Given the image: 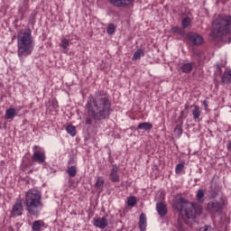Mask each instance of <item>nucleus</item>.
Wrapping results in <instances>:
<instances>
[{"label":"nucleus","mask_w":231,"mask_h":231,"mask_svg":"<svg viewBox=\"0 0 231 231\" xmlns=\"http://www.w3.org/2000/svg\"><path fill=\"white\" fill-rule=\"evenodd\" d=\"M25 210L31 216H37L39 210L37 208H42V194L37 189H31L25 194L24 199Z\"/></svg>","instance_id":"20e7f679"},{"label":"nucleus","mask_w":231,"mask_h":231,"mask_svg":"<svg viewBox=\"0 0 231 231\" xmlns=\"http://www.w3.org/2000/svg\"><path fill=\"white\" fill-rule=\"evenodd\" d=\"M137 129H140L141 131H151V129H152V124L147 122L140 123Z\"/></svg>","instance_id":"dca6fc26"},{"label":"nucleus","mask_w":231,"mask_h":231,"mask_svg":"<svg viewBox=\"0 0 231 231\" xmlns=\"http://www.w3.org/2000/svg\"><path fill=\"white\" fill-rule=\"evenodd\" d=\"M188 38L190 41V42L194 44V46H199L203 44V37H201V35L198 33H189L188 35Z\"/></svg>","instance_id":"9d476101"},{"label":"nucleus","mask_w":231,"mask_h":231,"mask_svg":"<svg viewBox=\"0 0 231 231\" xmlns=\"http://www.w3.org/2000/svg\"><path fill=\"white\" fill-rule=\"evenodd\" d=\"M217 69H221V66L217 65Z\"/></svg>","instance_id":"e433bc0d"},{"label":"nucleus","mask_w":231,"mask_h":231,"mask_svg":"<svg viewBox=\"0 0 231 231\" xmlns=\"http://www.w3.org/2000/svg\"><path fill=\"white\" fill-rule=\"evenodd\" d=\"M192 24V19H190V17L186 16L185 18L182 19L181 21V25L182 28L185 30L187 28H189V26Z\"/></svg>","instance_id":"412c9836"},{"label":"nucleus","mask_w":231,"mask_h":231,"mask_svg":"<svg viewBox=\"0 0 231 231\" xmlns=\"http://www.w3.org/2000/svg\"><path fill=\"white\" fill-rule=\"evenodd\" d=\"M71 40H68L66 38H63L60 42V48H62L63 50H68V46H69V42Z\"/></svg>","instance_id":"bb28decb"},{"label":"nucleus","mask_w":231,"mask_h":231,"mask_svg":"<svg viewBox=\"0 0 231 231\" xmlns=\"http://www.w3.org/2000/svg\"><path fill=\"white\" fill-rule=\"evenodd\" d=\"M192 115H193L194 120H198V118H199V116H201V110H199V106H194Z\"/></svg>","instance_id":"b1692460"},{"label":"nucleus","mask_w":231,"mask_h":231,"mask_svg":"<svg viewBox=\"0 0 231 231\" xmlns=\"http://www.w3.org/2000/svg\"><path fill=\"white\" fill-rule=\"evenodd\" d=\"M108 35H113L116 32V26L114 23H110L106 29Z\"/></svg>","instance_id":"cd10ccee"},{"label":"nucleus","mask_w":231,"mask_h":231,"mask_svg":"<svg viewBox=\"0 0 231 231\" xmlns=\"http://www.w3.org/2000/svg\"><path fill=\"white\" fill-rule=\"evenodd\" d=\"M37 17V14L32 13L31 14L29 17V23H32V24H35V18Z\"/></svg>","instance_id":"473e14b6"},{"label":"nucleus","mask_w":231,"mask_h":231,"mask_svg":"<svg viewBox=\"0 0 231 231\" xmlns=\"http://www.w3.org/2000/svg\"><path fill=\"white\" fill-rule=\"evenodd\" d=\"M42 226H44V222L42 220H36L32 223V229L33 231H39Z\"/></svg>","instance_id":"6ab92c4d"},{"label":"nucleus","mask_w":231,"mask_h":231,"mask_svg":"<svg viewBox=\"0 0 231 231\" xmlns=\"http://www.w3.org/2000/svg\"><path fill=\"white\" fill-rule=\"evenodd\" d=\"M194 69V62L185 63L181 67L182 73H190Z\"/></svg>","instance_id":"f3484780"},{"label":"nucleus","mask_w":231,"mask_h":231,"mask_svg":"<svg viewBox=\"0 0 231 231\" xmlns=\"http://www.w3.org/2000/svg\"><path fill=\"white\" fill-rule=\"evenodd\" d=\"M15 116V108H8L5 112V118L10 120Z\"/></svg>","instance_id":"4be33fe9"},{"label":"nucleus","mask_w":231,"mask_h":231,"mask_svg":"<svg viewBox=\"0 0 231 231\" xmlns=\"http://www.w3.org/2000/svg\"><path fill=\"white\" fill-rule=\"evenodd\" d=\"M183 169H185V164L183 163L177 164L175 167L176 174H181V171H183Z\"/></svg>","instance_id":"c756f323"},{"label":"nucleus","mask_w":231,"mask_h":231,"mask_svg":"<svg viewBox=\"0 0 231 231\" xmlns=\"http://www.w3.org/2000/svg\"><path fill=\"white\" fill-rule=\"evenodd\" d=\"M134 0H110V3L114 5V6H119V7H124V6H128V5H131Z\"/></svg>","instance_id":"ddd939ff"},{"label":"nucleus","mask_w":231,"mask_h":231,"mask_svg":"<svg viewBox=\"0 0 231 231\" xmlns=\"http://www.w3.org/2000/svg\"><path fill=\"white\" fill-rule=\"evenodd\" d=\"M231 33V15H218L213 22V35L215 37H225Z\"/></svg>","instance_id":"39448f33"},{"label":"nucleus","mask_w":231,"mask_h":231,"mask_svg":"<svg viewBox=\"0 0 231 231\" xmlns=\"http://www.w3.org/2000/svg\"><path fill=\"white\" fill-rule=\"evenodd\" d=\"M174 133H176L178 136H181V134H183V128L181 127V125H178L174 129Z\"/></svg>","instance_id":"7c9ffc66"},{"label":"nucleus","mask_w":231,"mask_h":231,"mask_svg":"<svg viewBox=\"0 0 231 231\" xmlns=\"http://www.w3.org/2000/svg\"><path fill=\"white\" fill-rule=\"evenodd\" d=\"M145 55V52H143V50L142 49H138L134 53V56L132 58L133 60H140V59H142V57H143Z\"/></svg>","instance_id":"a211bd4d"},{"label":"nucleus","mask_w":231,"mask_h":231,"mask_svg":"<svg viewBox=\"0 0 231 231\" xmlns=\"http://www.w3.org/2000/svg\"><path fill=\"white\" fill-rule=\"evenodd\" d=\"M173 33H178L179 35H183V29L176 26L172 28Z\"/></svg>","instance_id":"2f4dec72"},{"label":"nucleus","mask_w":231,"mask_h":231,"mask_svg":"<svg viewBox=\"0 0 231 231\" xmlns=\"http://www.w3.org/2000/svg\"><path fill=\"white\" fill-rule=\"evenodd\" d=\"M109 180L112 181V183H120V167H118V165H112Z\"/></svg>","instance_id":"1a4fd4ad"},{"label":"nucleus","mask_w":231,"mask_h":231,"mask_svg":"<svg viewBox=\"0 0 231 231\" xmlns=\"http://www.w3.org/2000/svg\"><path fill=\"white\" fill-rule=\"evenodd\" d=\"M222 82L223 84H226L229 86L231 84V70L225 71L222 75Z\"/></svg>","instance_id":"2eb2a0df"},{"label":"nucleus","mask_w":231,"mask_h":231,"mask_svg":"<svg viewBox=\"0 0 231 231\" xmlns=\"http://www.w3.org/2000/svg\"><path fill=\"white\" fill-rule=\"evenodd\" d=\"M223 203L217 200H211L208 203L207 210L209 214H221L223 212Z\"/></svg>","instance_id":"0eeeda50"},{"label":"nucleus","mask_w":231,"mask_h":231,"mask_svg":"<svg viewBox=\"0 0 231 231\" xmlns=\"http://www.w3.org/2000/svg\"><path fill=\"white\" fill-rule=\"evenodd\" d=\"M93 225L97 228H100L101 230H104V228H106V226H107V225H109V223L107 222V218L103 217H97V218L94 219Z\"/></svg>","instance_id":"9b49d317"},{"label":"nucleus","mask_w":231,"mask_h":231,"mask_svg":"<svg viewBox=\"0 0 231 231\" xmlns=\"http://www.w3.org/2000/svg\"><path fill=\"white\" fill-rule=\"evenodd\" d=\"M227 149L230 150L231 149V142L227 143Z\"/></svg>","instance_id":"c9c22d12"},{"label":"nucleus","mask_w":231,"mask_h":231,"mask_svg":"<svg viewBox=\"0 0 231 231\" xmlns=\"http://www.w3.org/2000/svg\"><path fill=\"white\" fill-rule=\"evenodd\" d=\"M33 48H35V40L32 36V29L20 30L17 34V55L21 62H23L28 55H32Z\"/></svg>","instance_id":"f03ea898"},{"label":"nucleus","mask_w":231,"mask_h":231,"mask_svg":"<svg viewBox=\"0 0 231 231\" xmlns=\"http://www.w3.org/2000/svg\"><path fill=\"white\" fill-rule=\"evenodd\" d=\"M23 212H24L23 199L19 198L12 208L11 217H19V216H23Z\"/></svg>","instance_id":"6e6552de"},{"label":"nucleus","mask_w":231,"mask_h":231,"mask_svg":"<svg viewBox=\"0 0 231 231\" xmlns=\"http://www.w3.org/2000/svg\"><path fill=\"white\" fill-rule=\"evenodd\" d=\"M199 231H214V228L210 226H206L204 227H201Z\"/></svg>","instance_id":"f704fd0d"},{"label":"nucleus","mask_w":231,"mask_h":231,"mask_svg":"<svg viewBox=\"0 0 231 231\" xmlns=\"http://www.w3.org/2000/svg\"><path fill=\"white\" fill-rule=\"evenodd\" d=\"M197 201L199 203H203L205 201V190L203 189H199L196 195Z\"/></svg>","instance_id":"aec40b11"},{"label":"nucleus","mask_w":231,"mask_h":231,"mask_svg":"<svg viewBox=\"0 0 231 231\" xmlns=\"http://www.w3.org/2000/svg\"><path fill=\"white\" fill-rule=\"evenodd\" d=\"M227 1H230V0H222V3H227Z\"/></svg>","instance_id":"4c0bfd02"},{"label":"nucleus","mask_w":231,"mask_h":231,"mask_svg":"<svg viewBox=\"0 0 231 231\" xmlns=\"http://www.w3.org/2000/svg\"><path fill=\"white\" fill-rule=\"evenodd\" d=\"M23 8H23L19 9V12H21L22 14H24V11L28 10V0L23 1Z\"/></svg>","instance_id":"72a5a7b5"},{"label":"nucleus","mask_w":231,"mask_h":231,"mask_svg":"<svg viewBox=\"0 0 231 231\" xmlns=\"http://www.w3.org/2000/svg\"><path fill=\"white\" fill-rule=\"evenodd\" d=\"M67 172L70 178H75V176H77V167L75 166L68 167Z\"/></svg>","instance_id":"393cba45"},{"label":"nucleus","mask_w":231,"mask_h":231,"mask_svg":"<svg viewBox=\"0 0 231 231\" xmlns=\"http://www.w3.org/2000/svg\"><path fill=\"white\" fill-rule=\"evenodd\" d=\"M86 108L89 117L86 119V124L91 125L93 120L98 122L106 120L111 116V100L109 95L104 91H97L89 96L86 104Z\"/></svg>","instance_id":"f257e3e1"},{"label":"nucleus","mask_w":231,"mask_h":231,"mask_svg":"<svg viewBox=\"0 0 231 231\" xmlns=\"http://www.w3.org/2000/svg\"><path fill=\"white\" fill-rule=\"evenodd\" d=\"M104 183H106V181L104 180V178L102 177H98L95 187L98 189V190H102V189H104Z\"/></svg>","instance_id":"5701e85b"},{"label":"nucleus","mask_w":231,"mask_h":231,"mask_svg":"<svg viewBox=\"0 0 231 231\" xmlns=\"http://www.w3.org/2000/svg\"><path fill=\"white\" fill-rule=\"evenodd\" d=\"M128 207H134L136 205V197L131 196L127 199Z\"/></svg>","instance_id":"c85d7f7f"},{"label":"nucleus","mask_w":231,"mask_h":231,"mask_svg":"<svg viewBox=\"0 0 231 231\" xmlns=\"http://www.w3.org/2000/svg\"><path fill=\"white\" fill-rule=\"evenodd\" d=\"M156 210L161 217H165L168 214L167 205L163 202H158L156 204Z\"/></svg>","instance_id":"f8f14e48"},{"label":"nucleus","mask_w":231,"mask_h":231,"mask_svg":"<svg viewBox=\"0 0 231 231\" xmlns=\"http://www.w3.org/2000/svg\"><path fill=\"white\" fill-rule=\"evenodd\" d=\"M32 162H36V163L40 164L44 163V162H46V152L44 151V148L35 145L32 147Z\"/></svg>","instance_id":"423d86ee"},{"label":"nucleus","mask_w":231,"mask_h":231,"mask_svg":"<svg viewBox=\"0 0 231 231\" xmlns=\"http://www.w3.org/2000/svg\"><path fill=\"white\" fill-rule=\"evenodd\" d=\"M139 228L141 231H144L147 228V217L144 213H142L139 217Z\"/></svg>","instance_id":"4468645a"},{"label":"nucleus","mask_w":231,"mask_h":231,"mask_svg":"<svg viewBox=\"0 0 231 231\" xmlns=\"http://www.w3.org/2000/svg\"><path fill=\"white\" fill-rule=\"evenodd\" d=\"M66 131L69 134H70V136H75V134H77V128H75V126L72 125H67Z\"/></svg>","instance_id":"a878e982"},{"label":"nucleus","mask_w":231,"mask_h":231,"mask_svg":"<svg viewBox=\"0 0 231 231\" xmlns=\"http://www.w3.org/2000/svg\"><path fill=\"white\" fill-rule=\"evenodd\" d=\"M173 208L182 214L184 212L188 219H194L203 212V208L199 204L187 202L183 197H178L173 199Z\"/></svg>","instance_id":"7ed1b4c3"}]
</instances>
